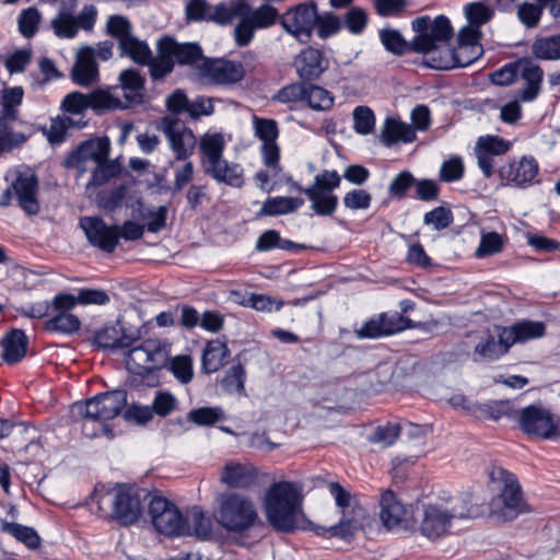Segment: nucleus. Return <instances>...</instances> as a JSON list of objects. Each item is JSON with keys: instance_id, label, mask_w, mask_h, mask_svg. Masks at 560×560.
Wrapping results in <instances>:
<instances>
[{"instance_id": "nucleus-49", "label": "nucleus", "mask_w": 560, "mask_h": 560, "mask_svg": "<svg viewBox=\"0 0 560 560\" xmlns=\"http://www.w3.org/2000/svg\"><path fill=\"white\" fill-rule=\"evenodd\" d=\"M465 409L478 419L497 421L508 413L510 406L508 401L474 402L465 406Z\"/></svg>"}, {"instance_id": "nucleus-24", "label": "nucleus", "mask_w": 560, "mask_h": 560, "mask_svg": "<svg viewBox=\"0 0 560 560\" xmlns=\"http://www.w3.org/2000/svg\"><path fill=\"white\" fill-rule=\"evenodd\" d=\"M189 21H211L220 25L230 24V2L210 5L206 0H189L185 7Z\"/></svg>"}, {"instance_id": "nucleus-57", "label": "nucleus", "mask_w": 560, "mask_h": 560, "mask_svg": "<svg viewBox=\"0 0 560 560\" xmlns=\"http://www.w3.org/2000/svg\"><path fill=\"white\" fill-rule=\"evenodd\" d=\"M295 244L289 240L281 238L276 230L265 231L256 241L255 249L257 252H269L275 248L292 249Z\"/></svg>"}, {"instance_id": "nucleus-18", "label": "nucleus", "mask_w": 560, "mask_h": 560, "mask_svg": "<svg viewBox=\"0 0 560 560\" xmlns=\"http://www.w3.org/2000/svg\"><path fill=\"white\" fill-rule=\"evenodd\" d=\"M244 75L245 69L240 61L207 58L197 66V78L201 83L229 85L240 82Z\"/></svg>"}, {"instance_id": "nucleus-34", "label": "nucleus", "mask_w": 560, "mask_h": 560, "mask_svg": "<svg viewBox=\"0 0 560 560\" xmlns=\"http://www.w3.org/2000/svg\"><path fill=\"white\" fill-rule=\"evenodd\" d=\"M2 348V360L13 365L22 361L27 352L28 338L24 330L13 328L8 331L0 341Z\"/></svg>"}, {"instance_id": "nucleus-62", "label": "nucleus", "mask_w": 560, "mask_h": 560, "mask_svg": "<svg viewBox=\"0 0 560 560\" xmlns=\"http://www.w3.org/2000/svg\"><path fill=\"white\" fill-rule=\"evenodd\" d=\"M72 119L67 116H57L50 120V125L44 128V135L46 136L50 144H59L65 140L67 130L72 126Z\"/></svg>"}, {"instance_id": "nucleus-41", "label": "nucleus", "mask_w": 560, "mask_h": 560, "mask_svg": "<svg viewBox=\"0 0 560 560\" xmlns=\"http://www.w3.org/2000/svg\"><path fill=\"white\" fill-rule=\"evenodd\" d=\"M138 63L149 66V71L153 80L165 78L173 71L175 65L164 37L158 43L156 57L153 58L150 52V59L148 61Z\"/></svg>"}, {"instance_id": "nucleus-25", "label": "nucleus", "mask_w": 560, "mask_h": 560, "mask_svg": "<svg viewBox=\"0 0 560 560\" xmlns=\"http://www.w3.org/2000/svg\"><path fill=\"white\" fill-rule=\"evenodd\" d=\"M380 517L388 530L407 528L409 525V512L406 505L398 501L390 490L382 494Z\"/></svg>"}, {"instance_id": "nucleus-11", "label": "nucleus", "mask_w": 560, "mask_h": 560, "mask_svg": "<svg viewBox=\"0 0 560 560\" xmlns=\"http://www.w3.org/2000/svg\"><path fill=\"white\" fill-rule=\"evenodd\" d=\"M131 31V23L122 15H110L106 22V33L118 40L120 56H127L135 62H145L150 59V48Z\"/></svg>"}, {"instance_id": "nucleus-17", "label": "nucleus", "mask_w": 560, "mask_h": 560, "mask_svg": "<svg viewBox=\"0 0 560 560\" xmlns=\"http://www.w3.org/2000/svg\"><path fill=\"white\" fill-rule=\"evenodd\" d=\"M109 140L96 138L82 142L65 161L67 168L77 171V177L91 171L97 163L106 160L109 155Z\"/></svg>"}, {"instance_id": "nucleus-28", "label": "nucleus", "mask_w": 560, "mask_h": 560, "mask_svg": "<svg viewBox=\"0 0 560 560\" xmlns=\"http://www.w3.org/2000/svg\"><path fill=\"white\" fill-rule=\"evenodd\" d=\"M32 136L31 125L23 120L0 119V153L22 147Z\"/></svg>"}, {"instance_id": "nucleus-9", "label": "nucleus", "mask_w": 560, "mask_h": 560, "mask_svg": "<svg viewBox=\"0 0 560 560\" xmlns=\"http://www.w3.org/2000/svg\"><path fill=\"white\" fill-rule=\"evenodd\" d=\"M438 325V320L413 325L411 319L400 313H381L363 323L360 328L354 329V335L358 339H378L415 327L432 332Z\"/></svg>"}, {"instance_id": "nucleus-63", "label": "nucleus", "mask_w": 560, "mask_h": 560, "mask_svg": "<svg viewBox=\"0 0 560 560\" xmlns=\"http://www.w3.org/2000/svg\"><path fill=\"white\" fill-rule=\"evenodd\" d=\"M354 130L357 133L366 136L375 128V116L368 106H358L353 110Z\"/></svg>"}, {"instance_id": "nucleus-46", "label": "nucleus", "mask_w": 560, "mask_h": 560, "mask_svg": "<svg viewBox=\"0 0 560 560\" xmlns=\"http://www.w3.org/2000/svg\"><path fill=\"white\" fill-rule=\"evenodd\" d=\"M0 532L14 537L30 549H36L40 545V538L32 527L0 518Z\"/></svg>"}, {"instance_id": "nucleus-5", "label": "nucleus", "mask_w": 560, "mask_h": 560, "mask_svg": "<svg viewBox=\"0 0 560 560\" xmlns=\"http://www.w3.org/2000/svg\"><path fill=\"white\" fill-rule=\"evenodd\" d=\"M474 515V508L467 497L427 504L423 506L419 530L428 539L436 540L451 534L456 521L470 518Z\"/></svg>"}, {"instance_id": "nucleus-38", "label": "nucleus", "mask_w": 560, "mask_h": 560, "mask_svg": "<svg viewBox=\"0 0 560 560\" xmlns=\"http://www.w3.org/2000/svg\"><path fill=\"white\" fill-rule=\"evenodd\" d=\"M225 140L220 132H206L199 139V151L203 170L223 159Z\"/></svg>"}, {"instance_id": "nucleus-10", "label": "nucleus", "mask_w": 560, "mask_h": 560, "mask_svg": "<svg viewBox=\"0 0 560 560\" xmlns=\"http://www.w3.org/2000/svg\"><path fill=\"white\" fill-rule=\"evenodd\" d=\"M329 493L341 511L340 521L325 529L330 537L348 538L360 528L363 510L357 504L355 498L338 482L328 485Z\"/></svg>"}, {"instance_id": "nucleus-51", "label": "nucleus", "mask_w": 560, "mask_h": 560, "mask_svg": "<svg viewBox=\"0 0 560 560\" xmlns=\"http://www.w3.org/2000/svg\"><path fill=\"white\" fill-rule=\"evenodd\" d=\"M81 322L71 313H55L46 323L45 329L50 332L72 335L80 330Z\"/></svg>"}, {"instance_id": "nucleus-7", "label": "nucleus", "mask_w": 560, "mask_h": 560, "mask_svg": "<svg viewBox=\"0 0 560 560\" xmlns=\"http://www.w3.org/2000/svg\"><path fill=\"white\" fill-rule=\"evenodd\" d=\"M230 24L238 19L234 27V40L237 46H247L256 31L269 28L280 23V14L271 4L252 8L247 1L230 2Z\"/></svg>"}, {"instance_id": "nucleus-23", "label": "nucleus", "mask_w": 560, "mask_h": 560, "mask_svg": "<svg viewBox=\"0 0 560 560\" xmlns=\"http://www.w3.org/2000/svg\"><path fill=\"white\" fill-rule=\"evenodd\" d=\"M538 172L539 165L533 156H523L518 161H511L498 171L503 185L516 188H527L538 183Z\"/></svg>"}, {"instance_id": "nucleus-42", "label": "nucleus", "mask_w": 560, "mask_h": 560, "mask_svg": "<svg viewBox=\"0 0 560 560\" xmlns=\"http://www.w3.org/2000/svg\"><path fill=\"white\" fill-rule=\"evenodd\" d=\"M24 97L21 86L4 88L0 92V119L21 120L20 107Z\"/></svg>"}, {"instance_id": "nucleus-48", "label": "nucleus", "mask_w": 560, "mask_h": 560, "mask_svg": "<svg viewBox=\"0 0 560 560\" xmlns=\"http://www.w3.org/2000/svg\"><path fill=\"white\" fill-rule=\"evenodd\" d=\"M305 91L303 103L310 108L318 112H325L329 110L334 106L335 97L328 90L319 85L306 83Z\"/></svg>"}, {"instance_id": "nucleus-60", "label": "nucleus", "mask_w": 560, "mask_h": 560, "mask_svg": "<svg viewBox=\"0 0 560 560\" xmlns=\"http://www.w3.org/2000/svg\"><path fill=\"white\" fill-rule=\"evenodd\" d=\"M224 418V412L220 407H201L188 412L187 419L197 425H213Z\"/></svg>"}, {"instance_id": "nucleus-54", "label": "nucleus", "mask_w": 560, "mask_h": 560, "mask_svg": "<svg viewBox=\"0 0 560 560\" xmlns=\"http://www.w3.org/2000/svg\"><path fill=\"white\" fill-rule=\"evenodd\" d=\"M144 345L152 371L163 368L168 361L170 346L160 339H147Z\"/></svg>"}, {"instance_id": "nucleus-13", "label": "nucleus", "mask_w": 560, "mask_h": 560, "mask_svg": "<svg viewBox=\"0 0 560 560\" xmlns=\"http://www.w3.org/2000/svg\"><path fill=\"white\" fill-rule=\"evenodd\" d=\"M160 129L166 138L175 161H186L194 154L197 139L183 120L175 115H167L162 118Z\"/></svg>"}, {"instance_id": "nucleus-36", "label": "nucleus", "mask_w": 560, "mask_h": 560, "mask_svg": "<svg viewBox=\"0 0 560 560\" xmlns=\"http://www.w3.org/2000/svg\"><path fill=\"white\" fill-rule=\"evenodd\" d=\"M166 45L174 59L180 66H194L197 72V66L207 58L202 55V49L195 43H178L172 37H164Z\"/></svg>"}, {"instance_id": "nucleus-37", "label": "nucleus", "mask_w": 560, "mask_h": 560, "mask_svg": "<svg viewBox=\"0 0 560 560\" xmlns=\"http://www.w3.org/2000/svg\"><path fill=\"white\" fill-rule=\"evenodd\" d=\"M120 86L118 93L125 101L127 107L142 102L144 79L136 70H125L119 75Z\"/></svg>"}, {"instance_id": "nucleus-50", "label": "nucleus", "mask_w": 560, "mask_h": 560, "mask_svg": "<svg viewBox=\"0 0 560 560\" xmlns=\"http://www.w3.org/2000/svg\"><path fill=\"white\" fill-rule=\"evenodd\" d=\"M533 55L540 60L560 59V35L537 37L532 45Z\"/></svg>"}, {"instance_id": "nucleus-31", "label": "nucleus", "mask_w": 560, "mask_h": 560, "mask_svg": "<svg viewBox=\"0 0 560 560\" xmlns=\"http://www.w3.org/2000/svg\"><path fill=\"white\" fill-rule=\"evenodd\" d=\"M139 339L137 331L128 332L120 324L105 326L94 337V342L103 349L128 348Z\"/></svg>"}, {"instance_id": "nucleus-59", "label": "nucleus", "mask_w": 560, "mask_h": 560, "mask_svg": "<svg viewBox=\"0 0 560 560\" xmlns=\"http://www.w3.org/2000/svg\"><path fill=\"white\" fill-rule=\"evenodd\" d=\"M91 171L92 175L86 185L88 188L101 186L115 177L119 173V166L115 162L108 161L107 158L101 163H97Z\"/></svg>"}, {"instance_id": "nucleus-4", "label": "nucleus", "mask_w": 560, "mask_h": 560, "mask_svg": "<svg viewBox=\"0 0 560 560\" xmlns=\"http://www.w3.org/2000/svg\"><path fill=\"white\" fill-rule=\"evenodd\" d=\"M127 405V392L116 389L106 392L72 405L73 417H79L84 435L95 438L112 432L107 421L116 418Z\"/></svg>"}, {"instance_id": "nucleus-19", "label": "nucleus", "mask_w": 560, "mask_h": 560, "mask_svg": "<svg viewBox=\"0 0 560 560\" xmlns=\"http://www.w3.org/2000/svg\"><path fill=\"white\" fill-rule=\"evenodd\" d=\"M511 148L512 143L499 136L487 135L477 139L474 153L485 177L489 178L495 173L497 159L506 154Z\"/></svg>"}, {"instance_id": "nucleus-32", "label": "nucleus", "mask_w": 560, "mask_h": 560, "mask_svg": "<svg viewBox=\"0 0 560 560\" xmlns=\"http://www.w3.org/2000/svg\"><path fill=\"white\" fill-rule=\"evenodd\" d=\"M504 332L502 327L498 328V339L491 334L487 332L476 343L472 353L475 362L494 361L506 354L510 347L503 340Z\"/></svg>"}, {"instance_id": "nucleus-29", "label": "nucleus", "mask_w": 560, "mask_h": 560, "mask_svg": "<svg viewBox=\"0 0 560 560\" xmlns=\"http://www.w3.org/2000/svg\"><path fill=\"white\" fill-rule=\"evenodd\" d=\"M517 66L518 77L525 82V85L518 92L520 100L522 102H533L541 91L544 70L529 59L517 60Z\"/></svg>"}, {"instance_id": "nucleus-58", "label": "nucleus", "mask_w": 560, "mask_h": 560, "mask_svg": "<svg viewBox=\"0 0 560 560\" xmlns=\"http://www.w3.org/2000/svg\"><path fill=\"white\" fill-rule=\"evenodd\" d=\"M145 353L144 341L141 345L131 348L126 359L128 370L138 375L151 372L152 369Z\"/></svg>"}, {"instance_id": "nucleus-15", "label": "nucleus", "mask_w": 560, "mask_h": 560, "mask_svg": "<svg viewBox=\"0 0 560 560\" xmlns=\"http://www.w3.org/2000/svg\"><path fill=\"white\" fill-rule=\"evenodd\" d=\"M252 124L254 136L261 141L260 155L262 162L276 175L281 170L279 163L280 147L277 142L280 133L278 122L271 118L253 115Z\"/></svg>"}, {"instance_id": "nucleus-64", "label": "nucleus", "mask_w": 560, "mask_h": 560, "mask_svg": "<svg viewBox=\"0 0 560 560\" xmlns=\"http://www.w3.org/2000/svg\"><path fill=\"white\" fill-rule=\"evenodd\" d=\"M306 83H291L281 88L273 96L272 100L282 104H296L303 103L305 97Z\"/></svg>"}, {"instance_id": "nucleus-26", "label": "nucleus", "mask_w": 560, "mask_h": 560, "mask_svg": "<svg viewBox=\"0 0 560 560\" xmlns=\"http://www.w3.org/2000/svg\"><path fill=\"white\" fill-rule=\"evenodd\" d=\"M329 67V61L316 48H304L294 59V68L300 79L313 81L318 79Z\"/></svg>"}, {"instance_id": "nucleus-33", "label": "nucleus", "mask_w": 560, "mask_h": 560, "mask_svg": "<svg viewBox=\"0 0 560 560\" xmlns=\"http://www.w3.org/2000/svg\"><path fill=\"white\" fill-rule=\"evenodd\" d=\"M203 172L217 183L225 184L231 187L241 188L245 183L243 166L225 159L210 166H206Z\"/></svg>"}, {"instance_id": "nucleus-45", "label": "nucleus", "mask_w": 560, "mask_h": 560, "mask_svg": "<svg viewBox=\"0 0 560 560\" xmlns=\"http://www.w3.org/2000/svg\"><path fill=\"white\" fill-rule=\"evenodd\" d=\"M304 205L300 197H272L268 198L259 211V215H283L295 212Z\"/></svg>"}, {"instance_id": "nucleus-35", "label": "nucleus", "mask_w": 560, "mask_h": 560, "mask_svg": "<svg viewBox=\"0 0 560 560\" xmlns=\"http://www.w3.org/2000/svg\"><path fill=\"white\" fill-rule=\"evenodd\" d=\"M255 477L254 468L249 464L230 460L221 471L220 481L229 488L242 489L249 487Z\"/></svg>"}, {"instance_id": "nucleus-16", "label": "nucleus", "mask_w": 560, "mask_h": 560, "mask_svg": "<svg viewBox=\"0 0 560 560\" xmlns=\"http://www.w3.org/2000/svg\"><path fill=\"white\" fill-rule=\"evenodd\" d=\"M317 20V5L314 1L299 3L280 15L283 30L301 43L310 40Z\"/></svg>"}, {"instance_id": "nucleus-61", "label": "nucleus", "mask_w": 560, "mask_h": 560, "mask_svg": "<svg viewBox=\"0 0 560 560\" xmlns=\"http://www.w3.org/2000/svg\"><path fill=\"white\" fill-rule=\"evenodd\" d=\"M42 21V14L36 8L24 9L18 19L19 31L25 38H32Z\"/></svg>"}, {"instance_id": "nucleus-6", "label": "nucleus", "mask_w": 560, "mask_h": 560, "mask_svg": "<svg viewBox=\"0 0 560 560\" xmlns=\"http://www.w3.org/2000/svg\"><path fill=\"white\" fill-rule=\"evenodd\" d=\"M488 477L492 491L498 492L490 502L493 515L502 521H512L528 511L516 477L501 466H491Z\"/></svg>"}, {"instance_id": "nucleus-2", "label": "nucleus", "mask_w": 560, "mask_h": 560, "mask_svg": "<svg viewBox=\"0 0 560 560\" xmlns=\"http://www.w3.org/2000/svg\"><path fill=\"white\" fill-rule=\"evenodd\" d=\"M412 30L417 35L411 40V49L418 54H424V63L438 70L455 68L454 48L447 43L453 36L450 20L439 15L431 20L421 16L412 21Z\"/></svg>"}, {"instance_id": "nucleus-30", "label": "nucleus", "mask_w": 560, "mask_h": 560, "mask_svg": "<svg viewBox=\"0 0 560 560\" xmlns=\"http://www.w3.org/2000/svg\"><path fill=\"white\" fill-rule=\"evenodd\" d=\"M504 342L511 348L516 343L538 339L545 336L546 325L542 322L520 320L510 326L502 327Z\"/></svg>"}, {"instance_id": "nucleus-20", "label": "nucleus", "mask_w": 560, "mask_h": 560, "mask_svg": "<svg viewBox=\"0 0 560 560\" xmlns=\"http://www.w3.org/2000/svg\"><path fill=\"white\" fill-rule=\"evenodd\" d=\"M518 425L524 433L540 439H552L558 434V424L551 412L538 406L523 408L520 411Z\"/></svg>"}, {"instance_id": "nucleus-56", "label": "nucleus", "mask_w": 560, "mask_h": 560, "mask_svg": "<svg viewBox=\"0 0 560 560\" xmlns=\"http://www.w3.org/2000/svg\"><path fill=\"white\" fill-rule=\"evenodd\" d=\"M380 39L385 49L394 55L400 56L409 50L412 51L411 43H408L397 30H381Z\"/></svg>"}, {"instance_id": "nucleus-3", "label": "nucleus", "mask_w": 560, "mask_h": 560, "mask_svg": "<svg viewBox=\"0 0 560 560\" xmlns=\"http://www.w3.org/2000/svg\"><path fill=\"white\" fill-rule=\"evenodd\" d=\"M215 522L229 534L237 537L243 546H249L260 536L256 530L264 526L254 500L245 494L230 492L218 498L213 513Z\"/></svg>"}, {"instance_id": "nucleus-55", "label": "nucleus", "mask_w": 560, "mask_h": 560, "mask_svg": "<svg viewBox=\"0 0 560 560\" xmlns=\"http://www.w3.org/2000/svg\"><path fill=\"white\" fill-rule=\"evenodd\" d=\"M544 14V7L540 2L524 1L516 8V16L526 28H536Z\"/></svg>"}, {"instance_id": "nucleus-40", "label": "nucleus", "mask_w": 560, "mask_h": 560, "mask_svg": "<svg viewBox=\"0 0 560 560\" xmlns=\"http://www.w3.org/2000/svg\"><path fill=\"white\" fill-rule=\"evenodd\" d=\"M229 355L230 350L225 342L218 339L208 341L201 357L202 371L207 374L219 371L225 364Z\"/></svg>"}, {"instance_id": "nucleus-43", "label": "nucleus", "mask_w": 560, "mask_h": 560, "mask_svg": "<svg viewBox=\"0 0 560 560\" xmlns=\"http://www.w3.org/2000/svg\"><path fill=\"white\" fill-rule=\"evenodd\" d=\"M90 94L91 108L100 110H114L127 108L125 101L118 93V88L114 86L110 89H98Z\"/></svg>"}, {"instance_id": "nucleus-52", "label": "nucleus", "mask_w": 560, "mask_h": 560, "mask_svg": "<svg viewBox=\"0 0 560 560\" xmlns=\"http://www.w3.org/2000/svg\"><path fill=\"white\" fill-rule=\"evenodd\" d=\"M187 524V532L183 535H195L200 538H206L211 534V521L198 506L190 510L187 517H185Z\"/></svg>"}, {"instance_id": "nucleus-14", "label": "nucleus", "mask_w": 560, "mask_h": 560, "mask_svg": "<svg viewBox=\"0 0 560 560\" xmlns=\"http://www.w3.org/2000/svg\"><path fill=\"white\" fill-rule=\"evenodd\" d=\"M149 514L154 528L166 536H183L187 532L185 517L170 500L153 497L149 503Z\"/></svg>"}, {"instance_id": "nucleus-8", "label": "nucleus", "mask_w": 560, "mask_h": 560, "mask_svg": "<svg viewBox=\"0 0 560 560\" xmlns=\"http://www.w3.org/2000/svg\"><path fill=\"white\" fill-rule=\"evenodd\" d=\"M78 0H63L57 14L50 21L56 37L72 39L82 30L91 33L97 21L98 11L94 4H85L78 15L74 14Z\"/></svg>"}, {"instance_id": "nucleus-1", "label": "nucleus", "mask_w": 560, "mask_h": 560, "mask_svg": "<svg viewBox=\"0 0 560 560\" xmlns=\"http://www.w3.org/2000/svg\"><path fill=\"white\" fill-rule=\"evenodd\" d=\"M303 500L302 488L298 483H272L262 499V511L269 526L284 534L307 529L311 523L304 514Z\"/></svg>"}, {"instance_id": "nucleus-53", "label": "nucleus", "mask_w": 560, "mask_h": 560, "mask_svg": "<svg viewBox=\"0 0 560 560\" xmlns=\"http://www.w3.org/2000/svg\"><path fill=\"white\" fill-rule=\"evenodd\" d=\"M464 13L468 23L480 27L491 21L494 9L488 1H476L464 7Z\"/></svg>"}, {"instance_id": "nucleus-21", "label": "nucleus", "mask_w": 560, "mask_h": 560, "mask_svg": "<svg viewBox=\"0 0 560 560\" xmlns=\"http://www.w3.org/2000/svg\"><path fill=\"white\" fill-rule=\"evenodd\" d=\"M88 242L105 253L112 254L118 246L117 225H108L101 217L86 215L79 221Z\"/></svg>"}, {"instance_id": "nucleus-27", "label": "nucleus", "mask_w": 560, "mask_h": 560, "mask_svg": "<svg viewBox=\"0 0 560 560\" xmlns=\"http://www.w3.org/2000/svg\"><path fill=\"white\" fill-rule=\"evenodd\" d=\"M71 78L81 86H89L98 80V67L93 47L86 45L78 50Z\"/></svg>"}, {"instance_id": "nucleus-44", "label": "nucleus", "mask_w": 560, "mask_h": 560, "mask_svg": "<svg viewBox=\"0 0 560 560\" xmlns=\"http://www.w3.org/2000/svg\"><path fill=\"white\" fill-rule=\"evenodd\" d=\"M304 194L311 201V209L315 214L322 217H331L338 206V197L329 191H322L313 188H306Z\"/></svg>"}, {"instance_id": "nucleus-12", "label": "nucleus", "mask_w": 560, "mask_h": 560, "mask_svg": "<svg viewBox=\"0 0 560 560\" xmlns=\"http://www.w3.org/2000/svg\"><path fill=\"white\" fill-rule=\"evenodd\" d=\"M38 179L34 174L21 173L1 194L0 206L8 207L14 198L21 209L28 215L39 212Z\"/></svg>"}, {"instance_id": "nucleus-22", "label": "nucleus", "mask_w": 560, "mask_h": 560, "mask_svg": "<svg viewBox=\"0 0 560 560\" xmlns=\"http://www.w3.org/2000/svg\"><path fill=\"white\" fill-rule=\"evenodd\" d=\"M112 505V517L124 526L137 523L143 512L141 493L132 487L120 488L115 493Z\"/></svg>"}, {"instance_id": "nucleus-47", "label": "nucleus", "mask_w": 560, "mask_h": 560, "mask_svg": "<svg viewBox=\"0 0 560 560\" xmlns=\"http://www.w3.org/2000/svg\"><path fill=\"white\" fill-rule=\"evenodd\" d=\"M246 371L237 363L232 365L220 381L221 389L230 395L246 396L245 393Z\"/></svg>"}, {"instance_id": "nucleus-39", "label": "nucleus", "mask_w": 560, "mask_h": 560, "mask_svg": "<svg viewBox=\"0 0 560 560\" xmlns=\"http://www.w3.org/2000/svg\"><path fill=\"white\" fill-rule=\"evenodd\" d=\"M381 139L386 147H392L397 142H412L416 139V132L411 125L389 117L382 128Z\"/></svg>"}]
</instances>
